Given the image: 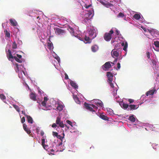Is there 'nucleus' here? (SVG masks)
Here are the masks:
<instances>
[{
	"instance_id": "obj_1",
	"label": "nucleus",
	"mask_w": 159,
	"mask_h": 159,
	"mask_svg": "<svg viewBox=\"0 0 159 159\" xmlns=\"http://www.w3.org/2000/svg\"><path fill=\"white\" fill-rule=\"evenodd\" d=\"M114 33L113 30L111 29L108 33H106L104 35V39L107 41L111 40L112 38V34Z\"/></svg>"
},
{
	"instance_id": "obj_2",
	"label": "nucleus",
	"mask_w": 159,
	"mask_h": 159,
	"mask_svg": "<svg viewBox=\"0 0 159 159\" xmlns=\"http://www.w3.org/2000/svg\"><path fill=\"white\" fill-rule=\"evenodd\" d=\"M89 36L91 39L95 38L97 34V33L94 29H90L89 31Z\"/></svg>"
},
{
	"instance_id": "obj_3",
	"label": "nucleus",
	"mask_w": 159,
	"mask_h": 159,
	"mask_svg": "<svg viewBox=\"0 0 159 159\" xmlns=\"http://www.w3.org/2000/svg\"><path fill=\"white\" fill-rule=\"evenodd\" d=\"M54 30L55 31V33L56 34L63 35L66 33L65 30L58 28H54Z\"/></svg>"
},
{
	"instance_id": "obj_4",
	"label": "nucleus",
	"mask_w": 159,
	"mask_h": 159,
	"mask_svg": "<svg viewBox=\"0 0 159 159\" xmlns=\"http://www.w3.org/2000/svg\"><path fill=\"white\" fill-rule=\"evenodd\" d=\"M56 123L57 125H59L61 127L64 128L65 126V124H63V121L61 120V118L59 117H57Z\"/></svg>"
},
{
	"instance_id": "obj_5",
	"label": "nucleus",
	"mask_w": 159,
	"mask_h": 159,
	"mask_svg": "<svg viewBox=\"0 0 159 159\" xmlns=\"http://www.w3.org/2000/svg\"><path fill=\"white\" fill-rule=\"evenodd\" d=\"M111 62L108 61L106 62L102 66V68L103 70H108L109 69L111 68Z\"/></svg>"
},
{
	"instance_id": "obj_6",
	"label": "nucleus",
	"mask_w": 159,
	"mask_h": 159,
	"mask_svg": "<svg viewBox=\"0 0 159 159\" xmlns=\"http://www.w3.org/2000/svg\"><path fill=\"white\" fill-rule=\"evenodd\" d=\"M107 76L108 78V81H112L113 80V75L110 72H107Z\"/></svg>"
},
{
	"instance_id": "obj_7",
	"label": "nucleus",
	"mask_w": 159,
	"mask_h": 159,
	"mask_svg": "<svg viewBox=\"0 0 159 159\" xmlns=\"http://www.w3.org/2000/svg\"><path fill=\"white\" fill-rule=\"evenodd\" d=\"M8 52V54H7V57L8 59L9 60L11 61H12V60H11V59H13L14 58V57L15 56L13 57L12 56L11 52V50L10 49H8L7 51Z\"/></svg>"
},
{
	"instance_id": "obj_8",
	"label": "nucleus",
	"mask_w": 159,
	"mask_h": 159,
	"mask_svg": "<svg viewBox=\"0 0 159 159\" xmlns=\"http://www.w3.org/2000/svg\"><path fill=\"white\" fill-rule=\"evenodd\" d=\"M85 106L86 108L87 109L93 112H95V111L93 109L92 107L90 106V105H89V104L86 103L85 104Z\"/></svg>"
},
{
	"instance_id": "obj_9",
	"label": "nucleus",
	"mask_w": 159,
	"mask_h": 159,
	"mask_svg": "<svg viewBox=\"0 0 159 159\" xmlns=\"http://www.w3.org/2000/svg\"><path fill=\"white\" fill-rule=\"evenodd\" d=\"M84 18L86 20H89L92 18V14L90 12H87L84 15Z\"/></svg>"
},
{
	"instance_id": "obj_10",
	"label": "nucleus",
	"mask_w": 159,
	"mask_h": 159,
	"mask_svg": "<svg viewBox=\"0 0 159 159\" xmlns=\"http://www.w3.org/2000/svg\"><path fill=\"white\" fill-rule=\"evenodd\" d=\"M85 41L86 42V43H90L91 42V40L93 39H91L89 36H87L85 35L84 38Z\"/></svg>"
},
{
	"instance_id": "obj_11",
	"label": "nucleus",
	"mask_w": 159,
	"mask_h": 159,
	"mask_svg": "<svg viewBox=\"0 0 159 159\" xmlns=\"http://www.w3.org/2000/svg\"><path fill=\"white\" fill-rule=\"evenodd\" d=\"M137 106L135 105H129V108L127 109L128 111L137 109L138 107H136Z\"/></svg>"
},
{
	"instance_id": "obj_12",
	"label": "nucleus",
	"mask_w": 159,
	"mask_h": 159,
	"mask_svg": "<svg viewBox=\"0 0 159 159\" xmlns=\"http://www.w3.org/2000/svg\"><path fill=\"white\" fill-rule=\"evenodd\" d=\"M23 127L24 130L27 132L28 134H30L31 133L30 130L27 128V126L25 124H23Z\"/></svg>"
},
{
	"instance_id": "obj_13",
	"label": "nucleus",
	"mask_w": 159,
	"mask_h": 159,
	"mask_svg": "<svg viewBox=\"0 0 159 159\" xmlns=\"http://www.w3.org/2000/svg\"><path fill=\"white\" fill-rule=\"evenodd\" d=\"M30 97L31 99L34 101L36 100V96L35 93H31L30 95Z\"/></svg>"
},
{
	"instance_id": "obj_14",
	"label": "nucleus",
	"mask_w": 159,
	"mask_h": 159,
	"mask_svg": "<svg viewBox=\"0 0 159 159\" xmlns=\"http://www.w3.org/2000/svg\"><path fill=\"white\" fill-rule=\"evenodd\" d=\"M25 115L27 118L28 122L30 124H32L33 123V120L32 118L30 116L26 115Z\"/></svg>"
},
{
	"instance_id": "obj_15",
	"label": "nucleus",
	"mask_w": 159,
	"mask_h": 159,
	"mask_svg": "<svg viewBox=\"0 0 159 159\" xmlns=\"http://www.w3.org/2000/svg\"><path fill=\"white\" fill-rule=\"evenodd\" d=\"M155 91V89H152L149 91H148L146 93V95L148 96L149 95H152L154 94Z\"/></svg>"
},
{
	"instance_id": "obj_16",
	"label": "nucleus",
	"mask_w": 159,
	"mask_h": 159,
	"mask_svg": "<svg viewBox=\"0 0 159 159\" xmlns=\"http://www.w3.org/2000/svg\"><path fill=\"white\" fill-rule=\"evenodd\" d=\"M10 21L11 25L13 26H16L17 25V23L15 20H13L11 19H10Z\"/></svg>"
},
{
	"instance_id": "obj_17",
	"label": "nucleus",
	"mask_w": 159,
	"mask_h": 159,
	"mask_svg": "<svg viewBox=\"0 0 159 159\" xmlns=\"http://www.w3.org/2000/svg\"><path fill=\"white\" fill-rule=\"evenodd\" d=\"M98 49V47L96 45H94L91 47V50L93 52H96Z\"/></svg>"
},
{
	"instance_id": "obj_18",
	"label": "nucleus",
	"mask_w": 159,
	"mask_h": 159,
	"mask_svg": "<svg viewBox=\"0 0 159 159\" xmlns=\"http://www.w3.org/2000/svg\"><path fill=\"white\" fill-rule=\"evenodd\" d=\"M63 107L64 106L63 105L59 104L58 106L57 107V109L59 111H61L63 110Z\"/></svg>"
},
{
	"instance_id": "obj_19",
	"label": "nucleus",
	"mask_w": 159,
	"mask_h": 159,
	"mask_svg": "<svg viewBox=\"0 0 159 159\" xmlns=\"http://www.w3.org/2000/svg\"><path fill=\"white\" fill-rule=\"evenodd\" d=\"M111 55L113 57H117L119 55V53L116 51H112L111 53Z\"/></svg>"
},
{
	"instance_id": "obj_20",
	"label": "nucleus",
	"mask_w": 159,
	"mask_h": 159,
	"mask_svg": "<svg viewBox=\"0 0 159 159\" xmlns=\"http://www.w3.org/2000/svg\"><path fill=\"white\" fill-rule=\"evenodd\" d=\"M70 84L71 86L75 89H77L78 88V86L73 81H71L70 82Z\"/></svg>"
},
{
	"instance_id": "obj_21",
	"label": "nucleus",
	"mask_w": 159,
	"mask_h": 159,
	"mask_svg": "<svg viewBox=\"0 0 159 159\" xmlns=\"http://www.w3.org/2000/svg\"><path fill=\"white\" fill-rule=\"evenodd\" d=\"M121 45L122 46H124L123 48V50L126 51L127 50V48L128 47V43L127 42H126L125 43H121Z\"/></svg>"
},
{
	"instance_id": "obj_22",
	"label": "nucleus",
	"mask_w": 159,
	"mask_h": 159,
	"mask_svg": "<svg viewBox=\"0 0 159 159\" xmlns=\"http://www.w3.org/2000/svg\"><path fill=\"white\" fill-rule=\"evenodd\" d=\"M129 120L132 122H134L135 121V118L134 115L130 116L129 118Z\"/></svg>"
},
{
	"instance_id": "obj_23",
	"label": "nucleus",
	"mask_w": 159,
	"mask_h": 159,
	"mask_svg": "<svg viewBox=\"0 0 159 159\" xmlns=\"http://www.w3.org/2000/svg\"><path fill=\"white\" fill-rule=\"evenodd\" d=\"M133 17L136 20H139L140 18V16L138 14H135L133 16Z\"/></svg>"
},
{
	"instance_id": "obj_24",
	"label": "nucleus",
	"mask_w": 159,
	"mask_h": 159,
	"mask_svg": "<svg viewBox=\"0 0 159 159\" xmlns=\"http://www.w3.org/2000/svg\"><path fill=\"white\" fill-rule=\"evenodd\" d=\"M100 117L101 119L103 120H108V118L107 117L103 114L100 115Z\"/></svg>"
},
{
	"instance_id": "obj_25",
	"label": "nucleus",
	"mask_w": 159,
	"mask_h": 159,
	"mask_svg": "<svg viewBox=\"0 0 159 159\" xmlns=\"http://www.w3.org/2000/svg\"><path fill=\"white\" fill-rule=\"evenodd\" d=\"M42 144L43 147L44 149H46V148H47L48 146L47 145H45V139H42Z\"/></svg>"
},
{
	"instance_id": "obj_26",
	"label": "nucleus",
	"mask_w": 159,
	"mask_h": 159,
	"mask_svg": "<svg viewBox=\"0 0 159 159\" xmlns=\"http://www.w3.org/2000/svg\"><path fill=\"white\" fill-rule=\"evenodd\" d=\"M129 105L128 104L126 103H123L122 104V107L123 108H124V109H127V108L128 109V108H129Z\"/></svg>"
},
{
	"instance_id": "obj_27",
	"label": "nucleus",
	"mask_w": 159,
	"mask_h": 159,
	"mask_svg": "<svg viewBox=\"0 0 159 159\" xmlns=\"http://www.w3.org/2000/svg\"><path fill=\"white\" fill-rule=\"evenodd\" d=\"M13 106L14 107V108L18 112H19L20 111V108H19V107L15 104H13Z\"/></svg>"
},
{
	"instance_id": "obj_28",
	"label": "nucleus",
	"mask_w": 159,
	"mask_h": 159,
	"mask_svg": "<svg viewBox=\"0 0 159 159\" xmlns=\"http://www.w3.org/2000/svg\"><path fill=\"white\" fill-rule=\"evenodd\" d=\"M68 29L71 34H73L74 33V31L73 28L70 27H69Z\"/></svg>"
},
{
	"instance_id": "obj_29",
	"label": "nucleus",
	"mask_w": 159,
	"mask_h": 159,
	"mask_svg": "<svg viewBox=\"0 0 159 159\" xmlns=\"http://www.w3.org/2000/svg\"><path fill=\"white\" fill-rule=\"evenodd\" d=\"M4 32L6 36H7V37L9 38L10 35V32H8L7 30H4Z\"/></svg>"
},
{
	"instance_id": "obj_30",
	"label": "nucleus",
	"mask_w": 159,
	"mask_h": 159,
	"mask_svg": "<svg viewBox=\"0 0 159 159\" xmlns=\"http://www.w3.org/2000/svg\"><path fill=\"white\" fill-rule=\"evenodd\" d=\"M74 98L75 100V102L78 104H79L80 102L79 98L76 96H74Z\"/></svg>"
},
{
	"instance_id": "obj_31",
	"label": "nucleus",
	"mask_w": 159,
	"mask_h": 159,
	"mask_svg": "<svg viewBox=\"0 0 159 159\" xmlns=\"http://www.w3.org/2000/svg\"><path fill=\"white\" fill-rule=\"evenodd\" d=\"M14 59L17 62L19 63H21L22 62V61L19 58L16 57H14Z\"/></svg>"
},
{
	"instance_id": "obj_32",
	"label": "nucleus",
	"mask_w": 159,
	"mask_h": 159,
	"mask_svg": "<svg viewBox=\"0 0 159 159\" xmlns=\"http://www.w3.org/2000/svg\"><path fill=\"white\" fill-rule=\"evenodd\" d=\"M96 105L97 106H100L102 107L103 105L102 102L100 101L99 102H96Z\"/></svg>"
},
{
	"instance_id": "obj_33",
	"label": "nucleus",
	"mask_w": 159,
	"mask_h": 159,
	"mask_svg": "<svg viewBox=\"0 0 159 159\" xmlns=\"http://www.w3.org/2000/svg\"><path fill=\"white\" fill-rule=\"evenodd\" d=\"M62 135H63V137L61 136L60 135H58L57 136V138L58 139H60L62 140L64 138V137L65 134L64 133H62Z\"/></svg>"
},
{
	"instance_id": "obj_34",
	"label": "nucleus",
	"mask_w": 159,
	"mask_h": 159,
	"mask_svg": "<svg viewBox=\"0 0 159 159\" xmlns=\"http://www.w3.org/2000/svg\"><path fill=\"white\" fill-rule=\"evenodd\" d=\"M47 45L49 49H51L52 47V43H48Z\"/></svg>"
},
{
	"instance_id": "obj_35",
	"label": "nucleus",
	"mask_w": 159,
	"mask_h": 159,
	"mask_svg": "<svg viewBox=\"0 0 159 159\" xmlns=\"http://www.w3.org/2000/svg\"><path fill=\"white\" fill-rule=\"evenodd\" d=\"M154 44L155 46L157 48H159V42L156 41L154 42Z\"/></svg>"
},
{
	"instance_id": "obj_36",
	"label": "nucleus",
	"mask_w": 159,
	"mask_h": 159,
	"mask_svg": "<svg viewBox=\"0 0 159 159\" xmlns=\"http://www.w3.org/2000/svg\"><path fill=\"white\" fill-rule=\"evenodd\" d=\"M0 98L2 100H4L6 99V97L3 94H0Z\"/></svg>"
},
{
	"instance_id": "obj_37",
	"label": "nucleus",
	"mask_w": 159,
	"mask_h": 159,
	"mask_svg": "<svg viewBox=\"0 0 159 159\" xmlns=\"http://www.w3.org/2000/svg\"><path fill=\"white\" fill-rule=\"evenodd\" d=\"M17 44L15 42L13 43L12 44V48L13 49H16L17 48Z\"/></svg>"
},
{
	"instance_id": "obj_38",
	"label": "nucleus",
	"mask_w": 159,
	"mask_h": 159,
	"mask_svg": "<svg viewBox=\"0 0 159 159\" xmlns=\"http://www.w3.org/2000/svg\"><path fill=\"white\" fill-rule=\"evenodd\" d=\"M124 16V14L122 12H120L118 15V16L119 17H123Z\"/></svg>"
},
{
	"instance_id": "obj_39",
	"label": "nucleus",
	"mask_w": 159,
	"mask_h": 159,
	"mask_svg": "<svg viewBox=\"0 0 159 159\" xmlns=\"http://www.w3.org/2000/svg\"><path fill=\"white\" fill-rule=\"evenodd\" d=\"M90 106L92 107L93 108H94L95 109L97 110L98 108V107L97 106H96L94 105L93 104H90Z\"/></svg>"
},
{
	"instance_id": "obj_40",
	"label": "nucleus",
	"mask_w": 159,
	"mask_h": 159,
	"mask_svg": "<svg viewBox=\"0 0 159 159\" xmlns=\"http://www.w3.org/2000/svg\"><path fill=\"white\" fill-rule=\"evenodd\" d=\"M58 135V134L57 132H52V135L53 136L57 137Z\"/></svg>"
},
{
	"instance_id": "obj_41",
	"label": "nucleus",
	"mask_w": 159,
	"mask_h": 159,
	"mask_svg": "<svg viewBox=\"0 0 159 159\" xmlns=\"http://www.w3.org/2000/svg\"><path fill=\"white\" fill-rule=\"evenodd\" d=\"M66 123L71 125V126H72V123L69 120H67L66 121Z\"/></svg>"
},
{
	"instance_id": "obj_42",
	"label": "nucleus",
	"mask_w": 159,
	"mask_h": 159,
	"mask_svg": "<svg viewBox=\"0 0 159 159\" xmlns=\"http://www.w3.org/2000/svg\"><path fill=\"white\" fill-rule=\"evenodd\" d=\"M25 121V119L24 117H22L21 119V122L23 124Z\"/></svg>"
},
{
	"instance_id": "obj_43",
	"label": "nucleus",
	"mask_w": 159,
	"mask_h": 159,
	"mask_svg": "<svg viewBox=\"0 0 159 159\" xmlns=\"http://www.w3.org/2000/svg\"><path fill=\"white\" fill-rule=\"evenodd\" d=\"M108 82L110 84V86L112 88H113L114 86L113 83H112V81H108Z\"/></svg>"
},
{
	"instance_id": "obj_44",
	"label": "nucleus",
	"mask_w": 159,
	"mask_h": 159,
	"mask_svg": "<svg viewBox=\"0 0 159 159\" xmlns=\"http://www.w3.org/2000/svg\"><path fill=\"white\" fill-rule=\"evenodd\" d=\"M150 53L149 52H146L147 56L148 59H149L150 58Z\"/></svg>"
},
{
	"instance_id": "obj_45",
	"label": "nucleus",
	"mask_w": 159,
	"mask_h": 159,
	"mask_svg": "<svg viewBox=\"0 0 159 159\" xmlns=\"http://www.w3.org/2000/svg\"><path fill=\"white\" fill-rule=\"evenodd\" d=\"M128 101L130 103H131L134 102V100L133 99H129Z\"/></svg>"
},
{
	"instance_id": "obj_46",
	"label": "nucleus",
	"mask_w": 159,
	"mask_h": 159,
	"mask_svg": "<svg viewBox=\"0 0 159 159\" xmlns=\"http://www.w3.org/2000/svg\"><path fill=\"white\" fill-rule=\"evenodd\" d=\"M41 104L43 106L45 107L46 106V102L43 101L41 102Z\"/></svg>"
},
{
	"instance_id": "obj_47",
	"label": "nucleus",
	"mask_w": 159,
	"mask_h": 159,
	"mask_svg": "<svg viewBox=\"0 0 159 159\" xmlns=\"http://www.w3.org/2000/svg\"><path fill=\"white\" fill-rule=\"evenodd\" d=\"M57 125L56 123H54L52 125V128H56L57 126Z\"/></svg>"
},
{
	"instance_id": "obj_48",
	"label": "nucleus",
	"mask_w": 159,
	"mask_h": 159,
	"mask_svg": "<svg viewBox=\"0 0 159 159\" xmlns=\"http://www.w3.org/2000/svg\"><path fill=\"white\" fill-rule=\"evenodd\" d=\"M48 100V98L47 97H45L44 98V100L43 101H44V102H46Z\"/></svg>"
},
{
	"instance_id": "obj_49",
	"label": "nucleus",
	"mask_w": 159,
	"mask_h": 159,
	"mask_svg": "<svg viewBox=\"0 0 159 159\" xmlns=\"http://www.w3.org/2000/svg\"><path fill=\"white\" fill-rule=\"evenodd\" d=\"M65 79L66 80L68 79L69 78H68V76L67 75L66 73H65Z\"/></svg>"
},
{
	"instance_id": "obj_50",
	"label": "nucleus",
	"mask_w": 159,
	"mask_h": 159,
	"mask_svg": "<svg viewBox=\"0 0 159 159\" xmlns=\"http://www.w3.org/2000/svg\"><path fill=\"white\" fill-rule=\"evenodd\" d=\"M117 67L119 69L120 67V65L119 63H118L117 64Z\"/></svg>"
},
{
	"instance_id": "obj_51",
	"label": "nucleus",
	"mask_w": 159,
	"mask_h": 159,
	"mask_svg": "<svg viewBox=\"0 0 159 159\" xmlns=\"http://www.w3.org/2000/svg\"><path fill=\"white\" fill-rule=\"evenodd\" d=\"M16 56L19 59L21 58L22 57L21 55H20L16 54Z\"/></svg>"
},
{
	"instance_id": "obj_52",
	"label": "nucleus",
	"mask_w": 159,
	"mask_h": 159,
	"mask_svg": "<svg viewBox=\"0 0 159 159\" xmlns=\"http://www.w3.org/2000/svg\"><path fill=\"white\" fill-rule=\"evenodd\" d=\"M85 7L86 8H88L89 7H90L91 6V4L89 5H85Z\"/></svg>"
},
{
	"instance_id": "obj_53",
	"label": "nucleus",
	"mask_w": 159,
	"mask_h": 159,
	"mask_svg": "<svg viewBox=\"0 0 159 159\" xmlns=\"http://www.w3.org/2000/svg\"><path fill=\"white\" fill-rule=\"evenodd\" d=\"M148 31H149V32L151 33H153V32H154V31L153 30H148Z\"/></svg>"
},
{
	"instance_id": "obj_54",
	"label": "nucleus",
	"mask_w": 159,
	"mask_h": 159,
	"mask_svg": "<svg viewBox=\"0 0 159 159\" xmlns=\"http://www.w3.org/2000/svg\"><path fill=\"white\" fill-rule=\"evenodd\" d=\"M44 132L43 131H42L40 132L41 135L42 136H43L44 135Z\"/></svg>"
},
{
	"instance_id": "obj_55",
	"label": "nucleus",
	"mask_w": 159,
	"mask_h": 159,
	"mask_svg": "<svg viewBox=\"0 0 159 159\" xmlns=\"http://www.w3.org/2000/svg\"><path fill=\"white\" fill-rule=\"evenodd\" d=\"M16 72H18L19 71V67H16Z\"/></svg>"
},
{
	"instance_id": "obj_56",
	"label": "nucleus",
	"mask_w": 159,
	"mask_h": 159,
	"mask_svg": "<svg viewBox=\"0 0 159 159\" xmlns=\"http://www.w3.org/2000/svg\"><path fill=\"white\" fill-rule=\"evenodd\" d=\"M15 65H16V67H18V64L17 63H16L15 64Z\"/></svg>"
},
{
	"instance_id": "obj_57",
	"label": "nucleus",
	"mask_w": 159,
	"mask_h": 159,
	"mask_svg": "<svg viewBox=\"0 0 159 159\" xmlns=\"http://www.w3.org/2000/svg\"><path fill=\"white\" fill-rule=\"evenodd\" d=\"M111 63L112 64V66L114 65V64H115V62H111Z\"/></svg>"
},
{
	"instance_id": "obj_58",
	"label": "nucleus",
	"mask_w": 159,
	"mask_h": 159,
	"mask_svg": "<svg viewBox=\"0 0 159 159\" xmlns=\"http://www.w3.org/2000/svg\"><path fill=\"white\" fill-rule=\"evenodd\" d=\"M117 61V58H116L115 60L114 61V62H116V61Z\"/></svg>"
},
{
	"instance_id": "obj_59",
	"label": "nucleus",
	"mask_w": 159,
	"mask_h": 159,
	"mask_svg": "<svg viewBox=\"0 0 159 159\" xmlns=\"http://www.w3.org/2000/svg\"><path fill=\"white\" fill-rule=\"evenodd\" d=\"M155 50H156V51H159V48H156V49H154Z\"/></svg>"
},
{
	"instance_id": "obj_60",
	"label": "nucleus",
	"mask_w": 159,
	"mask_h": 159,
	"mask_svg": "<svg viewBox=\"0 0 159 159\" xmlns=\"http://www.w3.org/2000/svg\"><path fill=\"white\" fill-rule=\"evenodd\" d=\"M116 34H117V35H118V34H119L118 31L116 30Z\"/></svg>"
},
{
	"instance_id": "obj_61",
	"label": "nucleus",
	"mask_w": 159,
	"mask_h": 159,
	"mask_svg": "<svg viewBox=\"0 0 159 159\" xmlns=\"http://www.w3.org/2000/svg\"><path fill=\"white\" fill-rule=\"evenodd\" d=\"M65 125V126H66V127H67V128L68 129H69V127H68L67 125Z\"/></svg>"
},
{
	"instance_id": "obj_62",
	"label": "nucleus",
	"mask_w": 159,
	"mask_h": 159,
	"mask_svg": "<svg viewBox=\"0 0 159 159\" xmlns=\"http://www.w3.org/2000/svg\"><path fill=\"white\" fill-rule=\"evenodd\" d=\"M50 151H51V152H53L54 151L53 149H52Z\"/></svg>"
},
{
	"instance_id": "obj_63",
	"label": "nucleus",
	"mask_w": 159,
	"mask_h": 159,
	"mask_svg": "<svg viewBox=\"0 0 159 159\" xmlns=\"http://www.w3.org/2000/svg\"><path fill=\"white\" fill-rule=\"evenodd\" d=\"M150 34L152 35H153V34H154V32H153V33H151Z\"/></svg>"
},
{
	"instance_id": "obj_64",
	"label": "nucleus",
	"mask_w": 159,
	"mask_h": 159,
	"mask_svg": "<svg viewBox=\"0 0 159 159\" xmlns=\"http://www.w3.org/2000/svg\"><path fill=\"white\" fill-rule=\"evenodd\" d=\"M48 39H49V41L51 42V41L50 40V38H49Z\"/></svg>"
}]
</instances>
